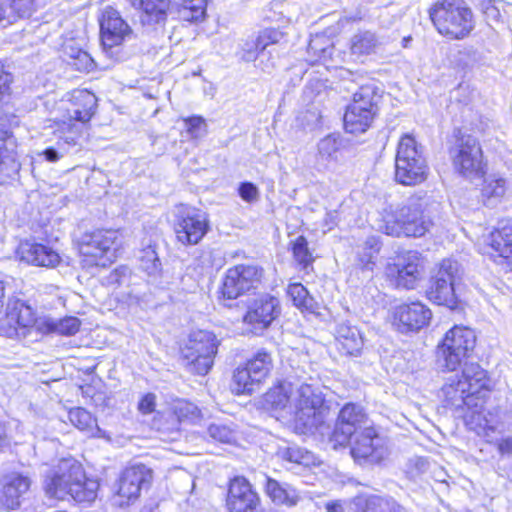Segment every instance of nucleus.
I'll list each match as a JSON object with an SVG mask.
<instances>
[{
  "mask_svg": "<svg viewBox=\"0 0 512 512\" xmlns=\"http://www.w3.org/2000/svg\"><path fill=\"white\" fill-rule=\"evenodd\" d=\"M429 16L437 31L452 40L466 38L475 27L473 12L464 0H438Z\"/></svg>",
  "mask_w": 512,
  "mask_h": 512,
  "instance_id": "7ed1b4c3",
  "label": "nucleus"
},
{
  "mask_svg": "<svg viewBox=\"0 0 512 512\" xmlns=\"http://www.w3.org/2000/svg\"><path fill=\"white\" fill-rule=\"evenodd\" d=\"M98 489V481L87 478L81 464L73 459L61 460L44 481L46 495L57 500L71 498L90 503L96 499Z\"/></svg>",
  "mask_w": 512,
  "mask_h": 512,
  "instance_id": "f03ea898",
  "label": "nucleus"
},
{
  "mask_svg": "<svg viewBox=\"0 0 512 512\" xmlns=\"http://www.w3.org/2000/svg\"><path fill=\"white\" fill-rule=\"evenodd\" d=\"M265 493L277 505L292 507L300 500L299 492L286 482H279L271 477L265 476Z\"/></svg>",
  "mask_w": 512,
  "mask_h": 512,
  "instance_id": "c756f323",
  "label": "nucleus"
},
{
  "mask_svg": "<svg viewBox=\"0 0 512 512\" xmlns=\"http://www.w3.org/2000/svg\"><path fill=\"white\" fill-rule=\"evenodd\" d=\"M450 158L455 171L472 180L485 174L483 151L479 141L471 135H461L450 148Z\"/></svg>",
  "mask_w": 512,
  "mask_h": 512,
  "instance_id": "9b49d317",
  "label": "nucleus"
},
{
  "mask_svg": "<svg viewBox=\"0 0 512 512\" xmlns=\"http://www.w3.org/2000/svg\"><path fill=\"white\" fill-rule=\"evenodd\" d=\"M31 478L20 472H11L1 480L0 506L5 510H14L20 507L22 498L29 491Z\"/></svg>",
  "mask_w": 512,
  "mask_h": 512,
  "instance_id": "393cba45",
  "label": "nucleus"
},
{
  "mask_svg": "<svg viewBox=\"0 0 512 512\" xmlns=\"http://www.w3.org/2000/svg\"><path fill=\"white\" fill-rule=\"evenodd\" d=\"M252 374L244 367H238L233 374L232 390L236 394H250L259 383L253 380Z\"/></svg>",
  "mask_w": 512,
  "mask_h": 512,
  "instance_id": "de8ad7c7",
  "label": "nucleus"
},
{
  "mask_svg": "<svg viewBox=\"0 0 512 512\" xmlns=\"http://www.w3.org/2000/svg\"><path fill=\"white\" fill-rule=\"evenodd\" d=\"M12 76L4 70L3 65L0 64V98L10 93V84Z\"/></svg>",
  "mask_w": 512,
  "mask_h": 512,
  "instance_id": "680f3d73",
  "label": "nucleus"
},
{
  "mask_svg": "<svg viewBox=\"0 0 512 512\" xmlns=\"http://www.w3.org/2000/svg\"><path fill=\"white\" fill-rule=\"evenodd\" d=\"M380 45V38L369 30L358 31L350 40L351 53L358 56L374 53Z\"/></svg>",
  "mask_w": 512,
  "mask_h": 512,
  "instance_id": "e433bc0d",
  "label": "nucleus"
},
{
  "mask_svg": "<svg viewBox=\"0 0 512 512\" xmlns=\"http://www.w3.org/2000/svg\"><path fill=\"white\" fill-rule=\"evenodd\" d=\"M132 272L128 266H119L109 273L106 282L109 285L129 284Z\"/></svg>",
  "mask_w": 512,
  "mask_h": 512,
  "instance_id": "6e6d98bb",
  "label": "nucleus"
},
{
  "mask_svg": "<svg viewBox=\"0 0 512 512\" xmlns=\"http://www.w3.org/2000/svg\"><path fill=\"white\" fill-rule=\"evenodd\" d=\"M17 254L21 261L47 268L57 266L61 259L51 247L31 241L22 242L18 247Z\"/></svg>",
  "mask_w": 512,
  "mask_h": 512,
  "instance_id": "bb28decb",
  "label": "nucleus"
},
{
  "mask_svg": "<svg viewBox=\"0 0 512 512\" xmlns=\"http://www.w3.org/2000/svg\"><path fill=\"white\" fill-rule=\"evenodd\" d=\"M336 340L339 349L351 356H356L363 348V337L356 326L348 323H340L336 329Z\"/></svg>",
  "mask_w": 512,
  "mask_h": 512,
  "instance_id": "7c9ffc66",
  "label": "nucleus"
},
{
  "mask_svg": "<svg viewBox=\"0 0 512 512\" xmlns=\"http://www.w3.org/2000/svg\"><path fill=\"white\" fill-rule=\"evenodd\" d=\"M263 274L261 267L252 264H240L229 268L223 280V297L236 299L251 289H256L262 281Z\"/></svg>",
  "mask_w": 512,
  "mask_h": 512,
  "instance_id": "f3484780",
  "label": "nucleus"
},
{
  "mask_svg": "<svg viewBox=\"0 0 512 512\" xmlns=\"http://www.w3.org/2000/svg\"><path fill=\"white\" fill-rule=\"evenodd\" d=\"M279 455L286 461L304 466H309L313 458L310 452L297 446L283 448L279 451Z\"/></svg>",
  "mask_w": 512,
  "mask_h": 512,
  "instance_id": "603ef678",
  "label": "nucleus"
},
{
  "mask_svg": "<svg viewBox=\"0 0 512 512\" xmlns=\"http://www.w3.org/2000/svg\"><path fill=\"white\" fill-rule=\"evenodd\" d=\"M209 436L221 443H231L236 439L235 431L226 424L213 423L208 427Z\"/></svg>",
  "mask_w": 512,
  "mask_h": 512,
  "instance_id": "864d4df0",
  "label": "nucleus"
},
{
  "mask_svg": "<svg viewBox=\"0 0 512 512\" xmlns=\"http://www.w3.org/2000/svg\"><path fill=\"white\" fill-rule=\"evenodd\" d=\"M187 132L192 139H199L206 135L207 125L201 116H192L184 120Z\"/></svg>",
  "mask_w": 512,
  "mask_h": 512,
  "instance_id": "5fc2aeb1",
  "label": "nucleus"
},
{
  "mask_svg": "<svg viewBox=\"0 0 512 512\" xmlns=\"http://www.w3.org/2000/svg\"><path fill=\"white\" fill-rule=\"evenodd\" d=\"M507 189L506 180L497 175H489L484 179L481 197L484 205L496 206L504 197Z\"/></svg>",
  "mask_w": 512,
  "mask_h": 512,
  "instance_id": "72a5a7b5",
  "label": "nucleus"
},
{
  "mask_svg": "<svg viewBox=\"0 0 512 512\" xmlns=\"http://www.w3.org/2000/svg\"><path fill=\"white\" fill-rule=\"evenodd\" d=\"M238 194L242 200L248 203L258 201L260 193L257 186L252 182H242L238 187Z\"/></svg>",
  "mask_w": 512,
  "mask_h": 512,
  "instance_id": "4d7b16f0",
  "label": "nucleus"
},
{
  "mask_svg": "<svg viewBox=\"0 0 512 512\" xmlns=\"http://www.w3.org/2000/svg\"><path fill=\"white\" fill-rule=\"evenodd\" d=\"M6 318L13 327H29L34 323V313L30 306L22 300L16 299L7 304Z\"/></svg>",
  "mask_w": 512,
  "mask_h": 512,
  "instance_id": "f704fd0d",
  "label": "nucleus"
},
{
  "mask_svg": "<svg viewBox=\"0 0 512 512\" xmlns=\"http://www.w3.org/2000/svg\"><path fill=\"white\" fill-rule=\"evenodd\" d=\"M488 247L493 251H486L492 256L504 259L512 258V223L493 231L486 240Z\"/></svg>",
  "mask_w": 512,
  "mask_h": 512,
  "instance_id": "2f4dec72",
  "label": "nucleus"
},
{
  "mask_svg": "<svg viewBox=\"0 0 512 512\" xmlns=\"http://www.w3.org/2000/svg\"><path fill=\"white\" fill-rule=\"evenodd\" d=\"M281 37V34L276 30H264L262 31L256 39H252L250 41H246L242 46L241 58L246 62L255 61L256 59H260L262 63V59L266 56V54H270L271 50L267 49L276 44Z\"/></svg>",
  "mask_w": 512,
  "mask_h": 512,
  "instance_id": "cd10ccee",
  "label": "nucleus"
},
{
  "mask_svg": "<svg viewBox=\"0 0 512 512\" xmlns=\"http://www.w3.org/2000/svg\"><path fill=\"white\" fill-rule=\"evenodd\" d=\"M119 233L115 230H96L85 233L79 241V252L88 265L106 266L115 257Z\"/></svg>",
  "mask_w": 512,
  "mask_h": 512,
  "instance_id": "f8f14e48",
  "label": "nucleus"
},
{
  "mask_svg": "<svg viewBox=\"0 0 512 512\" xmlns=\"http://www.w3.org/2000/svg\"><path fill=\"white\" fill-rule=\"evenodd\" d=\"M196 267L200 269V273L211 272L214 266L213 253L210 250H205L195 259Z\"/></svg>",
  "mask_w": 512,
  "mask_h": 512,
  "instance_id": "13d9d810",
  "label": "nucleus"
},
{
  "mask_svg": "<svg viewBox=\"0 0 512 512\" xmlns=\"http://www.w3.org/2000/svg\"><path fill=\"white\" fill-rule=\"evenodd\" d=\"M428 170L422 145L411 135L401 137L395 157V180L405 186L417 185L427 179Z\"/></svg>",
  "mask_w": 512,
  "mask_h": 512,
  "instance_id": "0eeeda50",
  "label": "nucleus"
},
{
  "mask_svg": "<svg viewBox=\"0 0 512 512\" xmlns=\"http://www.w3.org/2000/svg\"><path fill=\"white\" fill-rule=\"evenodd\" d=\"M292 252L294 259L302 266L308 268L314 260L312 253L308 248V241L304 236H298L292 243Z\"/></svg>",
  "mask_w": 512,
  "mask_h": 512,
  "instance_id": "8fccbe9b",
  "label": "nucleus"
},
{
  "mask_svg": "<svg viewBox=\"0 0 512 512\" xmlns=\"http://www.w3.org/2000/svg\"><path fill=\"white\" fill-rule=\"evenodd\" d=\"M156 396L153 393H147L140 399L138 403V410L142 414H150L155 410Z\"/></svg>",
  "mask_w": 512,
  "mask_h": 512,
  "instance_id": "052dcab7",
  "label": "nucleus"
},
{
  "mask_svg": "<svg viewBox=\"0 0 512 512\" xmlns=\"http://www.w3.org/2000/svg\"><path fill=\"white\" fill-rule=\"evenodd\" d=\"M490 382L487 372L479 364H470L461 375L450 376L442 388L447 405L455 409L467 408L465 424L478 434L489 427L483 407Z\"/></svg>",
  "mask_w": 512,
  "mask_h": 512,
  "instance_id": "f257e3e1",
  "label": "nucleus"
},
{
  "mask_svg": "<svg viewBox=\"0 0 512 512\" xmlns=\"http://www.w3.org/2000/svg\"><path fill=\"white\" fill-rule=\"evenodd\" d=\"M431 318L432 312L426 305L412 302L395 308L393 324L402 333L417 332L427 326Z\"/></svg>",
  "mask_w": 512,
  "mask_h": 512,
  "instance_id": "6ab92c4d",
  "label": "nucleus"
},
{
  "mask_svg": "<svg viewBox=\"0 0 512 512\" xmlns=\"http://www.w3.org/2000/svg\"><path fill=\"white\" fill-rule=\"evenodd\" d=\"M476 345V334L467 326L455 325L449 329L437 346L438 361L447 370L455 371L458 367L465 368L468 358ZM464 369H462L463 371Z\"/></svg>",
  "mask_w": 512,
  "mask_h": 512,
  "instance_id": "6e6552de",
  "label": "nucleus"
},
{
  "mask_svg": "<svg viewBox=\"0 0 512 512\" xmlns=\"http://www.w3.org/2000/svg\"><path fill=\"white\" fill-rule=\"evenodd\" d=\"M380 251V242L375 237H369L361 250L357 254L355 265L362 273H367V277L372 276L375 267V260Z\"/></svg>",
  "mask_w": 512,
  "mask_h": 512,
  "instance_id": "c9c22d12",
  "label": "nucleus"
},
{
  "mask_svg": "<svg viewBox=\"0 0 512 512\" xmlns=\"http://www.w3.org/2000/svg\"><path fill=\"white\" fill-rule=\"evenodd\" d=\"M245 367L252 374L254 381L259 384L270 374L273 362L270 353L265 350H259L250 360L247 361Z\"/></svg>",
  "mask_w": 512,
  "mask_h": 512,
  "instance_id": "79ce46f5",
  "label": "nucleus"
},
{
  "mask_svg": "<svg viewBox=\"0 0 512 512\" xmlns=\"http://www.w3.org/2000/svg\"><path fill=\"white\" fill-rule=\"evenodd\" d=\"M97 105L96 96L87 90H75L65 103L66 115L62 120L67 124H77L80 126V134L84 125L92 118Z\"/></svg>",
  "mask_w": 512,
  "mask_h": 512,
  "instance_id": "aec40b11",
  "label": "nucleus"
},
{
  "mask_svg": "<svg viewBox=\"0 0 512 512\" xmlns=\"http://www.w3.org/2000/svg\"><path fill=\"white\" fill-rule=\"evenodd\" d=\"M16 139L12 133L0 130V183L14 180L20 170L16 153Z\"/></svg>",
  "mask_w": 512,
  "mask_h": 512,
  "instance_id": "a878e982",
  "label": "nucleus"
},
{
  "mask_svg": "<svg viewBox=\"0 0 512 512\" xmlns=\"http://www.w3.org/2000/svg\"><path fill=\"white\" fill-rule=\"evenodd\" d=\"M387 280L398 289L412 290L421 278V257L416 251L398 254L385 268Z\"/></svg>",
  "mask_w": 512,
  "mask_h": 512,
  "instance_id": "4468645a",
  "label": "nucleus"
},
{
  "mask_svg": "<svg viewBox=\"0 0 512 512\" xmlns=\"http://www.w3.org/2000/svg\"><path fill=\"white\" fill-rule=\"evenodd\" d=\"M369 417L364 407L357 403L348 402L339 411L331 435L334 446H345L352 436L365 428L370 427Z\"/></svg>",
  "mask_w": 512,
  "mask_h": 512,
  "instance_id": "2eb2a0df",
  "label": "nucleus"
},
{
  "mask_svg": "<svg viewBox=\"0 0 512 512\" xmlns=\"http://www.w3.org/2000/svg\"><path fill=\"white\" fill-rule=\"evenodd\" d=\"M377 88L373 85H364L359 88L353 95L351 104H356L367 111L376 114L378 101L380 99Z\"/></svg>",
  "mask_w": 512,
  "mask_h": 512,
  "instance_id": "a18cd8bd",
  "label": "nucleus"
},
{
  "mask_svg": "<svg viewBox=\"0 0 512 512\" xmlns=\"http://www.w3.org/2000/svg\"><path fill=\"white\" fill-rule=\"evenodd\" d=\"M12 7L22 17L30 16L32 11L36 9V0H12Z\"/></svg>",
  "mask_w": 512,
  "mask_h": 512,
  "instance_id": "bf43d9fd",
  "label": "nucleus"
},
{
  "mask_svg": "<svg viewBox=\"0 0 512 512\" xmlns=\"http://www.w3.org/2000/svg\"><path fill=\"white\" fill-rule=\"evenodd\" d=\"M375 114L356 104L348 105L344 114L346 132L357 134L365 132L372 123Z\"/></svg>",
  "mask_w": 512,
  "mask_h": 512,
  "instance_id": "473e14b6",
  "label": "nucleus"
},
{
  "mask_svg": "<svg viewBox=\"0 0 512 512\" xmlns=\"http://www.w3.org/2000/svg\"><path fill=\"white\" fill-rule=\"evenodd\" d=\"M325 509L327 512H348V502L341 500H333L325 503Z\"/></svg>",
  "mask_w": 512,
  "mask_h": 512,
  "instance_id": "e2e57ef3",
  "label": "nucleus"
},
{
  "mask_svg": "<svg viewBox=\"0 0 512 512\" xmlns=\"http://www.w3.org/2000/svg\"><path fill=\"white\" fill-rule=\"evenodd\" d=\"M131 5L141 10L143 26L163 23L170 10L187 22H198L206 13V0H130Z\"/></svg>",
  "mask_w": 512,
  "mask_h": 512,
  "instance_id": "20e7f679",
  "label": "nucleus"
},
{
  "mask_svg": "<svg viewBox=\"0 0 512 512\" xmlns=\"http://www.w3.org/2000/svg\"><path fill=\"white\" fill-rule=\"evenodd\" d=\"M341 147V139L335 134H330L318 143V155L323 161L337 160V154Z\"/></svg>",
  "mask_w": 512,
  "mask_h": 512,
  "instance_id": "09e8293b",
  "label": "nucleus"
},
{
  "mask_svg": "<svg viewBox=\"0 0 512 512\" xmlns=\"http://www.w3.org/2000/svg\"><path fill=\"white\" fill-rule=\"evenodd\" d=\"M260 503L257 493L244 477L230 481L226 505L229 512H254Z\"/></svg>",
  "mask_w": 512,
  "mask_h": 512,
  "instance_id": "b1692460",
  "label": "nucleus"
},
{
  "mask_svg": "<svg viewBox=\"0 0 512 512\" xmlns=\"http://www.w3.org/2000/svg\"><path fill=\"white\" fill-rule=\"evenodd\" d=\"M53 135L56 142L53 146L47 147L41 155L49 162H57L71 148L78 144L80 138V126L77 124H67L65 120L55 121Z\"/></svg>",
  "mask_w": 512,
  "mask_h": 512,
  "instance_id": "5701e85b",
  "label": "nucleus"
},
{
  "mask_svg": "<svg viewBox=\"0 0 512 512\" xmlns=\"http://www.w3.org/2000/svg\"><path fill=\"white\" fill-rule=\"evenodd\" d=\"M168 407L177 417L180 425L186 422H193L200 416V410L198 407L184 399H175L168 404Z\"/></svg>",
  "mask_w": 512,
  "mask_h": 512,
  "instance_id": "49530a36",
  "label": "nucleus"
},
{
  "mask_svg": "<svg viewBox=\"0 0 512 512\" xmlns=\"http://www.w3.org/2000/svg\"><path fill=\"white\" fill-rule=\"evenodd\" d=\"M317 41H318L317 39L310 41L309 46H308L309 50H315L316 51L318 49Z\"/></svg>",
  "mask_w": 512,
  "mask_h": 512,
  "instance_id": "774afa93",
  "label": "nucleus"
},
{
  "mask_svg": "<svg viewBox=\"0 0 512 512\" xmlns=\"http://www.w3.org/2000/svg\"><path fill=\"white\" fill-rule=\"evenodd\" d=\"M497 449L503 456L512 455V437H505L498 441Z\"/></svg>",
  "mask_w": 512,
  "mask_h": 512,
  "instance_id": "0e129e2a",
  "label": "nucleus"
},
{
  "mask_svg": "<svg viewBox=\"0 0 512 512\" xmlns=\"http://www.w3.org/2000/svg\"><path fill=\"white\" fill-rule=\"evenodd\" d=\"M99 25L101 45L106 56L114 61L128 59L125 44L134 38V32L120 13L110 6L104 8Z\"/></svg>",
  "mask_w": 512,
  "mask_h": 512,
  "instance_id": "1a4fd4ad",
  "label": "nucleus"
},
{
  "mask_svg": "<svg viewBox=\"0 0 512 512\" xmlns=\"http://www.w3.org/2000/svg\"><path fill=\"white\" fill-rule=\"evenodd\" d=\"M279 314L278 299L265 294L253 299L248 304L243 322L249 326L252 333L259 334L267 329Z\"/></svg>",
  "mask_w": 512,
  "mask_h": 512,
  "instance_id": "a211bd4d",
  "label": "nucleus"
},
{
  "mask_svg": "<svg viewBox=\"0 0 512 512\" xmlns=\"http://www.w3.org/2000/svg\"><path fill=\"white\" fill-rule=\"evenodd\" d=\"M460 277L459 263L452 259H444L431 276L427 290L428 299L438 305L454 307L457 303L455 284Z\"/></svg>",
  "mask_w": 512,
  "mask_h": 512,
  "instance_id": "ddd939ff",
  "label": "nucleus"
},
{
  "mask_svg": "<svg viewBox=\"0 0 512 512\" xmlns=\"http://www.w3.org/2000/svg\"><path fill=\"white\" fill-rule=\"evenodd\" d=\"M139 267L147 276L156 281L162 273V263L159 259L155 246L148 245L140 250L138 255Z\"/></svg>",
  "mask_w": 512,
  "mask_h": 512,
  "instance_id": "58836bf2",
  "label": "nucleus"
},
{
  "mask_svg": "<svg viewBox=\"0 0 512 512\" xmlns=\"http://www.w3.org/2000/svg\"><path fill=\"white\" fill-rule=\"evenodd\" d=\"M151 477V470L143 464L127 467L121 473L117 484V495L124 499L120 505L136 500L141 489L150 482Z\"/></svg>",
  "mask_w": 512,
  "mask_h": 512,
  "instance_id": "4be33fe9",
  "label": "nucleus"
},
{
  "mask_svg": "<svg viewBox=\"0 0 512 512\" xmlns=\"http://www.w3.org/2000/svg\"><path fill=\"white\" fill-rule=\"evenodd\" d=\"M172 413L171 409L167 406L161 411H157L153 420L152 427L159 433L175 439L173 435H178L180 432L181 425Z\"/></svg>",
  "mask_w": 512,
  "mask_h": 512,
  "instance_id": "a19ab883",
  "label": "nucleus"
},
{
  "mask_svg": "<svg viewBox=\"0 0 512 512\" xmlns=\"http://www.w3.org/2000/svg\"><path fill=\"white\" fill-rule=\"evenodd\" d=\"M7 443V428L5 423L0 421V447Z\"/></svg>",
  "mask_w": 512,
  "mask_h": 512,
  "instance_id": "338daca9",
  "label": "nucleus"
},
{
  "mask_svg": "<svg viewBox=\"0 0 512 512\" xmlns=\"http://www.w3.org/2000/svg\"><path fill=\"white\" fill-rule=\"evenodd\" d=\"M388 501L377 495H358L348 502V512H388L383 508ZM389 512H397L393 507Z\"/></svg>",
  "mask_w": 512,
  "mask_h": 512,
  "instance_id": "4c0bfd02",
  "label": "nucleus"
},
{
  "mask_svg": "<svg viewBox=\"0 0 512 512\" xmlns=\"http://www.w3.org/2000/svg\"><path fill=\"white\" fill-rule=\"evenodd\" d=\"M174 230L179 242L184 245H195L208 232L209 220L205 213L189 210L178 216Z\"/></svg>",
  "mask_w": 512,
  "mask_h": 512,
  "instance_id": "412c9836",
  "label": "nucleus"
},
{
  "mask_svg": "<svg viewBox=\"0 0 512 512\" xmlns=\"http://www.w3.org/2000/svg\"><path fill=\"white\" fill-rule=\"evenodd\" d=\"M287 294L294 306L302 312L315 314L318 310V303L309 294L308 290L301 283H292L288 286Z\"/></svg>",
  "mask_w": 512,
  "mask_h": 512,
  "instance_id": "ea45409f",
  "label": "nucleus"
},
{
  "mask_svg": "<svg viewBox=\"0 0 512 512\" xmlns=\"http://www.w3.org/2000/svg\"><path fill=\"white\" fill-rule=\"evenodd\" d=\"M290 383H282L268 390L263 397V406L265 409L274 412H286L291 414L293 409V394Z\"/></svg>",
  "mask_w": 512,
  "mask_h": 512,
  "instance_id": "c85d7f7f",
  "label": "nucleus"
},
{
  "mask_svg": "<svg viewBox=\"0 0 512 512\" xmlns=\"http://www.w3.org/2000/svg\"><path fill=\"white\" fill-rule=\"evenodd\" d=\"M350 454L359 464H379L388 456V448L374 427L370 426L354 434Z\"/></svg>",
  "mask_w": 512,
  "mask_h": 512,
  "instance_id": "dca6fc26",
  "label": "nucleus"
},
{
  "mask_svg": "<svg viewBox=\"0 0 512 512\" xmlns=\"http://www.w3.org/2000/svg\"><path fill=\"white\" fill-rule=\"evenodd\" d=\"M69 421L79 430L92 436L99 431L96 419L90 412L81 407H76L68 412Z\"/></svg>",
  "mask_w": 512,
  "mask_h": 512,
  "instance_id": "c03bdc74",
  "label": "nucleus"
},
{
  "mask_svg": "<svg viewBox=\"0 0 512 512\" xmlns=\"http://www.w3.org/2000/svg\"><path fill=\"white\" fill-rule=\"evenodd\" d=\"M292 413L298 428L303 432H313L325 423L329 407L325 405L324 397L318 388L301 384L293 394Z\"/></svg>",
  "mask_w": 512,
  "mask_h": 512,
  "instance_id": "423d86ee",
  "label": "nucleus"
},
{
  "mask_svg": "<svg viewBox=\"0 0 512 512\" xmlns=\"http://www.w3.org/2000/svg\"><path fill=\"white\" fill-rule=\"evenodd\" d=\"M217 349L218 341L212 332L193 331L181 349L183 364L191 373L206 375L213 366Z\"/></svg>",
  "mask_w": 512,
  "mask_h": 512,
  "instance_id": "9d476101",
  "label": "nucleus"
},
{
  "mask_svg": "<svg viewBox=\"0 0 512 512\" xmlns=\"http://www.w3.org/2000/svg\"><path fill=\"white\" fill-rule=\"evenodd\" d=\"M430 225L431 221L424 216L420 201L410 200L407 205L397 209H385L379 228L394 237H421L429 230Z\"/></svg>",
  "mask_w": 512,
  "mask_h": 512,
  "instance_id": "39448f33",
  "label": "nucleus"
},
{
  "mask_svg": "<svg viewBox=\"0 0 512 512\" xmlns=\"http://www.w3.org/2000/svg\"><path fill=\"white\" fill-rule=\"evenodd\" d=\"M337 224V212H327L324 218V226L327 230H331Z\"/></svg>",
  "mask_w": 512,
  "mask_h": 512,
  "instance_id": "69168bd1",
  "label": "nucleus"
},
{
  "mask_svg": "<svg viewBox=\"0 0 512 512\" xmlns=\"http://www.w3.org/2000/svg\"><path fill=\"white\" fill-rule=\"evenodd\" d=\"M64 53L67 63L77 71L90 72L96 66L94 59L85 50L72 45H65Z\"/></svg>",
  "mask_w": 512,
  "mask_h": 512,
  "instance_id": "37998d69",
  "label": "nucleus"
},
{
  "mask_svg": "<svg viewBox=\"0 0 512 512\" xmlns=\"http://www.w3.org/2000/svg\"><path fill=\"white\" fill-rule=\"evenodd\" d=\"M81 322L76 317H65L58 321H48L47 326L48 330L51 332H57L61 335H74L79 331Z\"/></svg>",
  "mask_w": 512,
  "mask_h": 512,
  "instance_id": "3c124183",
  "label": "nucleus"
}]
</instances>
